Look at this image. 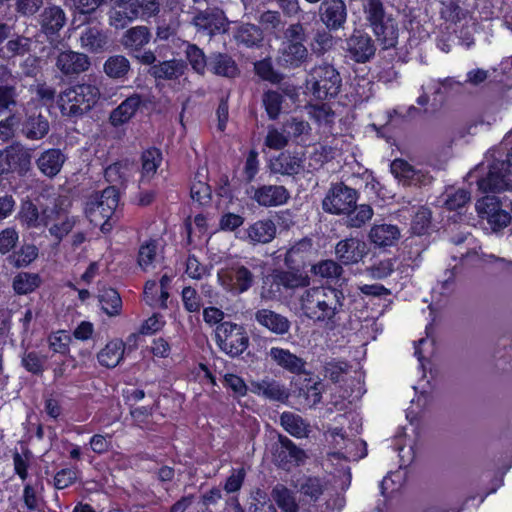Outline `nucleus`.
<instances>
[{"mask_svg": "<svg viewBox=\"0 0 512 512\" xmlns=\"http://www.w3.org/2000/svg\"><path fill=\"white\" fill-rule=\"evenodd\" d=\"M310 248V240L298 242L285 254L284 262L288 270L275 269L263 278L262 289L267 297L279 298L288 290L309 286L310 277L305 270L308 267L306 259L310 254Z\"/></svg>", "mask_w": 512, "mask_h": 512, "instance_id": "nucleus-1", "label": "nucleus"}, {"mask_svg": "<svg viewBox=\"0 0 512 512\" xmlns=\"http://www.w3.org/2000/svg\"><path fill=\"white\" fill-rule=\"evenodd\" d=\"M344 301L342 289L321 285L307 288L300 298V306L307 318L334 330L339 324Z\"/></svg>", "mask_w": 512, "mask_h": 512, "instance_id": "nucleus-2", "label": "nucleus"}, {"mask_svg": "<svg viewBox=\"0 0 512 512\" xmlns=\"http://www.w3.org/2000/svg\"><path fill=\"white\" fill-rule=\"evenodd\" d=\"M49 132V121L43 114L42 106L28 102L15 109L8 117L0 121V140L7 142L14 137L28 140H41Z\"/></svg>", "mask_w": 512, "mask_h": 512, "instance_id": "nucleus-3", "label": "nucleus"}, {"mask_svg": "<svg viewBox=\"0 0 512 512\" xmlns=\"http://www.w3.org/2000/svg\"><path fill=\"white\" fill-rule=\"evenodd\" d=\"M72 200L59 195L51 206H38L32 200L21 201L17 219L21 224H78L76 217H70Z\"/></svg>", "mask_w": 512, "mask_h": 512, "instance_id": "nucleus-4", "label": "nucleus"}, {"mask_svg": "<svg viewBox=\"0 0 512 512\" xmlns=\"http://www.w3.org/2000/svg\"><path fill=\"white\" fill-rule=\"evenodd\" d=\"M305 29L300 23L290 24L276 54V64L283 70H295L308 63L310 55L305 46Z\"/></svg>", "mask_w": 512, "mask_h": 512, "instance_id": "nucleus-5", "label": "nucleus"}, {"mask_svg": "<svg viewBox=\"0 0 512 512\" xmlns=\"http://www.w3.org/2000/svg\"><path fill=\"white\" fill-rule=\"evenodd\" d=\"M366 25L371 29L383 50L394 48L398 42V25L386 12L381 0H365L362 4Z\"/></svg>", "mask_w": 512, "mask_h": 512, "instance_id": "nucleus-6", "label": "nucleus"}, {"mask_svg": "<svg viewBox=\"0 0 512 512\" xmlns=\"http://www.w3.org/2000/svg\"><path fill=\"white\" fill-rule=\"evenodd\" d=\"M100 98V90L95 84L77 83L61 91L58 105L63 115L79 117L89 112Z\"/></svg>", "mask_w": 512, "mask_h": 512, "instance_id": "nucleus-7", "label": "nucleus"}, {"mask_svg": "<svg viewBox=\"0 0 512 512\" xmlns=\"http://www.w3.org/2000/svg\"><path fill=\"white\" fill-rule=\"evenodd\" d=\"M263 274L262 266L247 262H234L218 273L222 286L233 295H241L256 283L258 274Z\"/></svg>", "mask_w": 512, "mask_h": 512, "instance_id": "nucleus-8", "label": "nucleus"}, {"mask_svg": "<svg viewBox=\"0 0 512 512\" xmlns=\"http://www.w3.org/2000/svg\"><path fill=\"white\" fill-rule=\"evenodd\" d=\"M482 193L512 191V147L505 152V158H494L489 164L486 176L477 180Z\"/></svg>", "mask_w": 512, "mask_h": 512, "instance_id": "nucleus-9", "label": "nucleus"}, {"mask_svg": "<svg viewBox=\"0 0 512 512\" xmlns=\"http://www.w3.org/2000/svg\"><path fill=\"white\" fill-rule=\"evenodd\" d=\"M307 85L316 99L330 100L340 92L342 79L333 65L324 63L312 68Z\"/></svg>", "mask_w": 512, "mask_h": 512, "instance_id": "nucleus-10", "label": "nucleus"}, {"mask_svg": "<svg viewBox=\"0 0 512 512\" xmlns=\"http://www.w3.org/2000/svg\"><path fill=\"white\" fill-rule=\"evenodd\" d=\"M214 334L218 348L232 358L242 355L249 347V336L242 324L232 321L220 323Z\"/></svg>", "mask_w": 512, "mask_h": 512, "instance_id": "nucleus-11", "label": "nucleus"}, {"mask_svg": "<svg viewBox=\"0 0 512 512\" xmlns=\"http://www.w3.org/2000/svg\"><path fill=\"white\" fill-rule=\"evenodd\" d=\"M271 454L273 463L287 472L303 465L307 458L306 452L283 434H278L277 442L272 444Z\"/></svg>", "mask_w": 512, "mask_h": 512, "instance_id": "nucleus-12", "label": "nucleus"}, {"mask_svg": "<svg viewBox=\"0 0 512 512\" xmlns=\"http://www.w3.org/2000/svg\"><path fill=\"white\" fill-rule=\"evenodd\" d=\"M150 30L146 26H136L128 29L123 37L122 44L128 54L143 65H151L156 61L153 51L145 50L151 40Z\"/></svg>", "mask_w": 512, "mask_h": 512, "instance_id": "nucleus-13", "label": "nucleus"}, {"mask_svg": "<svg viewBox=\"0 0 512 512\" xmlns=\"http://www.w3.org/2000/svg\"><path fill=\"white\" fill-rule=\"evenodd\" d=\"M119 203L118 189L106 188L95 201L86 203L84 213L89 224H110Z\"/></svg>", "mask_w": 512, "mask_h": 512, "instance_id": "nucleus-14", "label": "nucleus"}, {"mask_svg": "<svg viewBox=\"0 0 512 512\" xmlns=\"http://www.w3.org/2000/svg\"><path fill=\"white\" fill-rule=\"evenodd\" d=\"M358 200L357 190L348 187L344 183L334 184L325 199L323 209L329 213L350 215L356 207Z\"/></svg>", "mask_w": 512, "mask_h": 512, "instance_id": "nucleus-15", "label": "nucleus"}, {"mask_svg": "<svg viewBox=\"0 0 512 512\" xmlns=\"http://www.w3.org/2000/svg\"><path fill=\"white\" fill-rule=\"evenodd\" d=\"M432 226H410V234L404 240L402 256L404 261H409L411 266H418L422 253L430 245Z\"/></svg>", "mask_w": 512, "mask_h": 512, "instance_id": "nucleus-16", "label": "nucleus"}, {"mask_svg": "<svg viewBox=\"0 0 512 512\" xmlns=\"http://www.w3.org/2000/svg\"><path fill=\"white\" fill-rule=\"evenodd\" d=\"M318 15L320 22L329 32H337L344 29L347 23V4L345 0H322Z\"/></svg>", "mask_w": 512, "mask_h": 512, "instance_id": "nucleus-17", "label": "nucleus"}, {"mask_svg": "<svg viewBox=\"0 0 512 512\" xmlns=\"http://www.w3.org/2000/svg\"><path fill=\"white\" fill-rule=\"evenodd\" d=\"M348 56L357 63H366L375 56L376 45L364 30L355 29L346 40Z\"/></svg>", "mask_w": 512, "mask_h": 512, "instance_id": "nucleus-18", "label": "nucleus"}, {"mask_svg": "<svg viewBox=\"0 0 512 512\" xmlns=\"http://www.w3.org/2000/svg\"><path fill=\"white\" fill-rule=\"evenodd\" d=\"M147 104L146 98L134 92L126 97L109 114L108 121L114 128L122 127L128 124L137 114V112Z\"/></svg>", "mask_w": 512, "mask_h": 512, "instance_id": "nucleus-19", "label": "nucleus"}, {"mask_svg": "<svg viewBox=\"0 0 512 512\" xmlns=\"http://www.w3.org/2000/svg\"><path fill=\"white\" fill-rule=\"evenodd\" d=\"M31 155L23 147L11 146L0 151V175L18 173L25 175L30 169Z\"/></svg>", "mask_w": 512, "mask_h": 512, "instance_id": "nucleus-20", "label": "nucleus"}, {"mask_svg": "<svg viewBox=\"0 0 512 512\" xmlns=\"http://www.w3.org/2000/svg\"><path fill=\"white\" fill-rule=\"evenodd\" d=\"M478 216L488 224H511L510 212L502 209L500 199L495 195H485L476 203Z\"/></svg>", "mask_w": 512, "mask_h": 512, "instance_id": "nucleus-21", "label": "nucleus"}, {"mask_svg": "<svg viewBox=\"0 0 512 512\" xmlns=\"http://www.w3.org/2000/svg\"><path fill=\"white\" fill-rule=\"evenodd\" d=\"M90 65V59L86 54L70 49L59 52L55 61L56 68L67 77L78 76L87 71Z\"/></svg>", "mask_w": 512, "mask_h": 512, "instance_id": "nucleus-22", "label": "nucleus"}, {"mask_svg": "<svg viewBox=\"0 0 512 512\" xmlns=\"http://www.w3.org/2000/svg\"><path fill=\"white\" fill-rule=\"evenodd\" d=\"M250 391L266 400L282 404H286L290 397V392L283 383L269 377L252 381Z\"/></svg>", "mask_w": 512, "mask_h": 512, "instance_id": "nucleus-23", "label": "nucleus"}, {"mask_svg": "<svg viewBox=\"0 0 512 512\" xmlns=\"http://www.w3.org/2000/svg\"><path fill=\"white\" fill-rule=\"evenodd\" d=\"M138 0H113L110 10V25L116 29L125 28L130 22L139 18Z\"/></svg>", "mask_w": 512, "mask_h": 512, "instance_id": "nucleus-24", "label": "nucleus"}, {"mask_svg": "<svg viewBox=\"0 0 512 512\" xmlns=\"http://www.w3.org/2000/svg\"><path fill=\"white\" fill-rule=\"evenodd\" d=\"M470 200V192L463 188L447 194L444 207L450 213H453L452 215H448V224H464L466 210Z\"/></svg>", "mask_w": 512, "mask_h": 512, "instance_id": "nucleus-25", "label": "nucleus"}, {"mask_svg": "<svg viewBox=\"0 0 512 512\" xmlns=\"http://www.w3.org/2000/svg\"><path fill=\"white\" fill-rule=\"evenodd\" d=\"M255 321L277 336L288 334L291 328V322L286 316L266 308L255 312Z\"/></svg>", "mask_w": 512, "mask_h": 512, "instance_id": "nucleus-26", "label": "nucleus"}, {"mask_svg": "<svg viewBox=\"0 0 512 512\" xmlns=\"http://www.w3.org/2000/svg\"><path fill=\"white\" fill-rule=\"evenodd\" d=\"M81 47L92 54L105 52L109 47V37L106 30L99 25L87 26L80 36Z\"/></svg>", "mask_w": 512, "mask_h": 512, "instance_id": "nucleus-27", "label": "nucleus"}, {"mask_svg": "<svg viewBox=\"0 0 512 512\" xmlns=\"http://www.w3.org/2000/svg\"><path fill=\"white\" fill-rule=\"evenodd\" d=\"M208 71L215 76L227 79H235L241 73L235 59L228 53L222 52L210 53Z\"/></svg>", "mask_w": 512, "mask_h": 512, "instance_id": "nucleus-28", "label": "nucleus"}, {"mask_svg": "<svg viewBox=\"0 0 512 512\" xmlns=\"http://www.w3.org/2000/svg\"><path fill=\"white\" fill-rule=\"evenodd\" d=\"M289 198V191L282 185H261L253 195V199L264 207L283 205Z\"/></svg>", "mask_w": 512, "mask_h": 512, "instance_id": "nucleus-29", "label": "nucleus"}, {"mask_svg": "<svg viewBox=\"0 0 512 512\" xmlns=\"http://www.w3.org/2000/svg\"><path fill=\"white\" fill-rule=\"evenodd\" d=\"M233 38L238 46L248 49H258L263 46V30L251 23H242L235 27Z\"/></svg>", "mask_w": 512, "mask_h": 512, "instance_id": "nucleus-30", "label": "nucleus"}, {"mask_svg": "<svg viewBox=\"0 0 512 512\" xmlns=\"http://www.w3.org/2000/svg\"><path fill=\"white\" fill-rule=\"evenodd\" d=\"M65 23L66 15L60 6L49 5L40 14L41 30L48 37L58 35Z\"/></svg>", "mask_w": 512, "mask_h": 512, "instance_id": "nucleus-31", "label": "nucleus"}, {"mask_svg": "<svg viewBox=\"0 0 512 512\" xmlns=\"http://www.w3.org/2000/svg\"><path fill=\"white\" fill-rule=\"evenodd\" d=\"M97 300L101 311L108 317L120 316L123 310V301L117 289L103 286L98 289Z\"/></svg>", "mask_w": 512, "mask_h": 512, "instance_id": "nucleus-32", "label": "nucleus"}, {"mask_svg": "<svg viewBox=\"0 0 512 512\" xmlns=\"http://www.w3.org/2000/svg\"><path fill=\"white\" fill-rule=\"evenodd\" d=\"M190 197L193 205L206 208L212 203V188L208 183V173L203 175L199 170L195 173L190 185Z\"/></svg>", "mask_w": 512, "mask_h": 512, "instance_id": "nucleus-33", "label": "nucleus"}, {"mask_svg": "<svg viewBox=\"0 0 512 512\" xmlns=\"http://www.w3.org/2000/svg\"><path fill=\"white\" fill-rule=\"evenodd\" d=\"M269 355L278 366L290 373L301 374L305 370L306 362L288 349L272 347Z\"/></svg>", "mask_w": 512, "mask_h": 512, "instance_id": "nucleus-34", "label": "nucleus"}, {"mask_svg": "<svg viewBox=\"0 0 512 512\" xmlns=\"http://www.w3.org/2000/svg\"><path fill=\"white\" fill-rule=\"evenodd\" d=\"M391 173L404 185L419 186L423 182L424 174L416 170L408 161L397 158L391 162Z\"/></svg>", "mask_w": 512, "mask_h": 512, "instance_id": "nucleus-35", "label": "nucleus"}, {"mask_svg": "<svg viewBox=\"0 0 512 512\" xmlns=\"http://www.w3.org/2000/svg\"><path fill=\"white\" fill-rule=\"evenodd\" d=\"M65 161V156L60 149L51 148L41 153L36 160L38 169L47 177L56 176Z\"/></svg>", "mask_w": 512, "mask_h": 512, "instance_id": "nucleus-36", "label": "nucleus"}, {"mask_svg": "<svg viewBox=\"0 0 512 512\" xmlns=\"http://www.w3.org/2000/svg\"><path fill=\"white\" fill-rule=\"evenodd\" d=\"M281 130L286 133L289 141L301 145L305 144L310 135L311 127L302 117L291 116L282 123Z\"/></svg>", "mask_w": 512, "mask_h": 512, "instance_id": "nucleus-37", "label": "nucleus"}, {"mask_svg": "<svg viewBox=\"0 0 512 512\" xmlns=\"http://www.w3.org/2000/svg\"><path fill=\"white\" fill-rule=\"evenodd\" d=\"M124 351V342L121 339H113L98 352L97 360L103 367L114 368L123 359Z\"/></svg>", "mask_w": 512, "mask_h": 512, "instance_id": "nucleus-38", "label": "nucleus"}, {"mask_svg": "<svg viewBox=\"0 0 512 512\" xmlns=\"http://www.w3.org/2000/svg\"><path fill=\"white\" fill-rule=\"evenodd\" d=\"M140 159L141 182L150 181L162 164V151L157 147H149L141 153Z\"/></svg>", "mask_w": 512, "mask_h": 512, "instance_id": "nucleus-39", "label": "nucleus"}, {"mask_svg": "<svg viewBox=\"0 0 512 512\" xmlns=\"http://www.w3.org/2000/svg\"><path fill=\"white\" fill-rule=\"evenodd\" d=\"M130 172V163L128 160H118L108 165L104 169V178L111 184L109 188L125 186Z\"/></svg>", "mask_w": 512, "mask_h": 512, "instance_id": "nucleus-40", "label": "nucleus"}, {"mask_svg": "<svg viewBox=\"0 0 512 512\" xmlns=\"http://www.w3.org/2000/svg\"><path fill=\"white\" fill-rule=\"evenodd\" d=\"M399 226H371L369 238L380 248L393 246L400 237Z\"/></svg>", "mask_w": 512, "mask_h": 512, "instance_id": "nucleus-41", "label": "nucleus"}, {"mask_svg": "<svg viewBox=\"0 0 512 512\" xmlns=\"http://www.w3.org/2000/svg\"><path fill=\"white\" fill-rule=\"evenodd\" d=\"M271 167L275 173L294 176L298 174L302 168V161L296 155H292L289 152H281L271 162Z\"/></svg>", "mask_w": 512, "mask_h": 512, "instance_id": "nucleus-42", "label": "nucleus"}, {"mask_svg": "<svg viewBox=\"0 0 512 512\" xmlns=\"http://www.w3.org/2000/svg\"><path fill=\"white\" fill-rule=\"evenodd\" d=\"M194 25L209 36L219 33L223 27L222 18L218 13L207 10L200 11L193 19Z\"/></svg>", "mask_w": 512, "mask_h": 512, "instance_id": "nucleus-43", "label": "nucleus"}, {"mask_svg": "<svg viewBox=\"0 0 512 512\" xmlns=\"http://www.w3.org/2000/svg\"><path fill=\"white\" fill-rule=\"evenodd\" d=\"M284 101V94L278 90L268 89L263 92L261 102L269 120L279 118Z\"/></svg>", "mask_w": 512, "mask_h": 512, "instance_id": "nucleus-44", "label": "nucleus"}, {"mask_svg": "<svg viewBox=\"0 0 512 512\" xmlns=\"http://www.w3.org/2000/svg\"><path fill=\"white\" fill-rule=\"evenodd\" d=\"M185 57L195 73L203 76L208 70L210 54L206 56L204 51L196 44L189 43L186 46Z\"/></svg>", "mask_w": 512, "mask_h": 512, "instance_id": "nucleus-45", "label": "nucleus"}, {"mask_svg": "<svg viewBox=\"0 0 512 512\" xmlns=\"http://www.w3.org/2000/svg\"><path fill=\"white\" fill-rule=\"evenodd\" d=\"M280 425L295 438L307 436V425L303 418L293 412L285 411L280 415Z\"/></svg>", "mask_w": 512, "mask_h": 512, "instance_id": "nucleus-46", "label": "nucleus"}, {"mask_svg": "<svg viewBox=\"0 0 512 512\" xmlns=\"http://www.w3.org/2000/svg\"><path fill=\"white\" fill-rule=\"evenodd\" d=\"M105 74L112 79H124L130 71V62L123 55H113L103 65Z\"/></svg>", "mask_w": 512, "mask_h": 512, "instance_id": "nucleus-47", "label": "nucleus"}, {"mask_svg": "<svg viewBox=\"0 0 512 512\" xmlns=\"http://www.w3.org/2000/svg\"><path fill=\"white\" fill-rule=\"evenodd\" d=\"M253 70L255 75L262 81H266L271 84H279L284 79V75L274 68L270 57L257 60L253 64Z\"/></svg>", "mask_w": 512, "mask_h": 512, "instance_id": "nucleus-48", "label": "nucleus"}, {"mask_svg": "<svg viewBox=\"0 0 512 512\" xmlns=\"http://www.w3.org/2000/svg\"><path fill=\"white\" fill-rule=\"evenodd\" d=\"M41 285V278L37 273L22 272L13 279V289L18 295H27L34 292Z\"/></svg>", "mask_w": 512, "mask_h": 512, "instance_id": "nucleus-49", "label": "nucleus"}, {"mask_svg": "<svg viewBox=\"0 0 512 512\" xmlns=\"http://www.w3.org/2000/svg\"><path fill=\"white\" fill-rule=\"evenodd\" d=\"M272 497L277 506L284 512H298L299 506L296 499L286 486L279 484L272 490Z\"/></svg>", "mask_w": 512, "mask_h": 512, "instance_id": "nucleus-50", "label": "nucleus"}, {"mask_svg": "<svg viewBox=\"0 0 512 512\" xmlns=\"http://www.w3.org/2000/svg\"><path fill=\"white\" fill-rule=\"evenodd\" d=\"M338 459L346 461H355L367 456V444L362 439H347L346 446L343 451L334 453Z\"/></svg>", "mask_w": 512, "mask_h": 512, "instance_id": "nucleus-51", "label": "nucleus"}, {"mask_svg": "<svg viewBox=\"0 0 512 512\" xmlns=\"http://www.w3.org/2000/svg\"><path fill=\"white\" fill-rule=\"evenodd\" d=\"M214 192L217 198L218 209H221L222 206L227 207L228 204L233 203L235 199L234 189L227 174H221L219 176L215 183Z\"/></svg>", "mask_w": 512, "mask_h": 512, "instance_id": "nucleus-52", "label": "nucleus"}, {"mask_svg": "<svg viewBox=\"0 0 512 512\" xmlns=\"http://www.w3.org/2000/svg\"><path fill=\"white\" fill-rule=\"evenodd\" d=\"M299 492L310 502H316L324 492V485L317 476H304L299 484Z\"/></svg>", "mask_w": 512, "mask_h": 512, "instance_id": "nucleus-53", "label": "nucleus"}, {"mask_svg": "<svg viewBox=\"0 0 512 512\" xmlns=\"http://www.w3.org/2000/svg\"><path fill=\"white\" fill-rule=\"evenodd\" d=\"M39 249L34 244H24L19 250L14 251L9 257V263L16 268H23L30 265L38 257Z\"/></svg>", "mask_w": 512, "mask_h": 512, "instance_id": "nucleus-54", "label": "nucleus"}, {"mask_svg": "<svg viewBox=\"0 0 512 512\" xmlns=\"http://www.w3.org/2000/svg\"><path fill=\"white\" fill-rule=\"evenodd\" d=\"M310 271L314 276L332 279L339 278L343 273V268L336 261L326 259L311 265Z\"/></svg>", "mask_w": 512, "mask_h": 512, "instance_id": "nucleus-55", "label": "nucleus"}, {"mask_svg": "<svg viewBox=\"0 0 512 512\" xmlns=\"http://www.w3.org/2000/svg\"><path fill=\"white\" fill-rule=\"evenodd\" d=\"M223 386L232 392V396L236 400L245 397L250 390V386L246 384L245 380L235 373L224 374Z\"/></svg>", "mask_w": 512, "mask_h": 512, "instance_id": "nucleus-56", "label": "nucleus"}, {"mask_svg": "<svg viewBox=\"0 0 512 512\" xmlns=\"http://www.w3.org/2000/svg\"><path fill=\"white\" fill-rule=\"evenodd\" d=\"M212 266L201 263L194 254H188L185 261V273L193 280H201L210 276Z\"/></svg>", "mask_w": 512, "mask_h": 512, "instance_id": "nucleus-57", "label": "nucleus"}, {"mask_svg": "<svg viewBox=\"0 0 512 512\" xmlns=\"http://www.w3.org/2000/svg\"><path fill=\"white\" fill-rule=\"evenodd\" d=\"M184 309L189 313H198L203 306L197 290L191 286H185L181 292Z\"/></svg>", "mask_w": 512, "mask_h": 512, "instance_id": "nucleus-58", "label": "nucleus"}, {"mask_svg": "<svg viewBox=\"0 0 512 512\" xmlns=\"http://www.w3.org/2000/svg\"><path fill=\"white\" fill-rule=\"evenodd\" d=\"M80 471L77 468H62L54 475V487L63 490L76 483Z\"/></svg>", "mask_w": 512, "mask_h": 512, "instance_id": "nucleus-59", "label": "nucleus"}, {"mask_svg": "<svg viewBox=\"0 0 512 512\" xmlns=\"http://www.w3.org/2000/svg\"><path fill=\"white\" fill-rule=\"evenodd\" d=\"M332 32L326 30H318L311 42V50L317 56L324 55L332 46L333 37L331 35Z\"/></svg>", "mask_w": 512, "mask_h": 512, "instance_id": "nucleus-60", "label": "nucleus"}, {"mask_svg": "<svg viewBox=\"0 0 512 512\" xmlns=\"http://www.w3.org/2000/svg\"><path fill=\"white\" fill-rule=\"evenodd\" d=\"M150 74L156 79L171 80L178 76L175 61H163L159 64H151Z\"/></svg>", "mask_w": 512, "mask_h": 512, "instance_id": "nucleus-61", "label": "nucleus"}, {"mask_svg": "<svg viewBox=\"0 0 512 512\" xmlns=\"http://www.w3.org/2000/svg\"><path fill=\"white\" fill-rule=\"evenodd\" d=\"M159 407V400L156 399L152 405L147 406H133L129 408V413L133 421L141 426L147 424L154 411Z\"/></svg>", "mask_w": 512, "mask_h": 512, "instance_id": "nucleus-62", "label": "nucleus"}, {"mask_svg": "<svg viewBox=\"0 0 512 512\" xmlns=\"http://www.w3.org/2000/svg\"><path fill=\"white\" fill-rule=\"evenodd\" d=\"M301 393L310 406H315L322 400V383L311 379L301 388Z\"/></svg>", "mask_w": 512, "mask_h": 512, "instance_id": "nucleus-63", "label": "nucleus"}, {"mask_svg": "<svg viewBox=\"0 0 512 512\" xmlns=\"http://www.w3.org/2000/svg\"><path fill=\"white\" fill-rule=\"evenodd\" d=\"M246 472L244 468H232L231 474L226 478L223 489L226 493L238 492L245 481Z\"/></svg>", "mask_w": 512, "mask_h": 512, "instance_id": "nucleus-64", "label": "nucleus"}]
</instances>
